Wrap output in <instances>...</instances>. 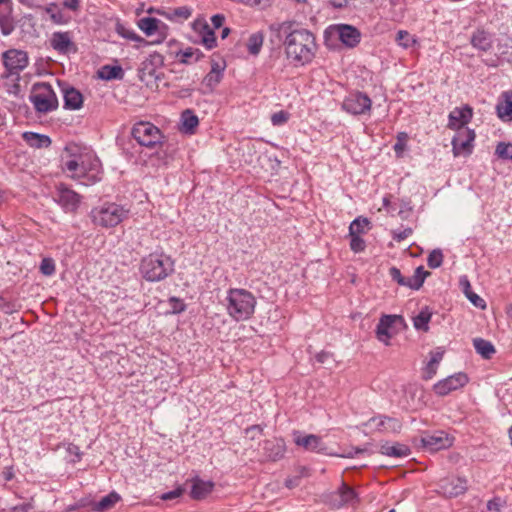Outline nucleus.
<instances>
[{
	"instance_id": "1",
	"label": "nucleus",
	"mask_w": 512,
	"mask_h": 512,
	"mask_svg": "<svg viewBox=\"0 0 512 512\" xmlns=\"http://www.w3.org/2000/svg\"><path fill=\"white\" fill-rule=\"evenodd\" d=\"M287 58L295 66L310 63L315 55L314 35L305 29L292 31L284 41Z\"/></svg>"
},
{
	"instance_id": "2",
	"label": "nucleus",
	"mask_w": 512,
	"mask_h": 512,
	"mask_svg": "<svg viewBox=\"0 0 512 512\" xmlns=\"http://www.w3.org/2000/svg\"><path fill=\"white\" fill-rule=\"evenodd\" d=\"M227 312L236 321L249 319L255 310L256 298L248 290L231 288L227 292Z\"/></svg>"
},
{
	"instance_id": "3",
	"label": "nucleus",
	"mask_w": 512,
	"mask_h": 512,
	"mask_svg": "<svg viewBox=\"0 0 512 512\" xmlns=\"http://www.w3.org/2000/svg\"><path fill=\"white\" fill-rule=\"evenodd\" d=\"M63 170L70 173L73 179L87 178L88 181L81 182L84 185L93 184L101 178L99 174V161L86 156H79L77 159L67 160L63 165Z\"/></svg>"
},
{
	"instance_id": "4",
	"label": "nucleus",
	"mask_w": 512,
	"mask_h": 512,
	"mask_svg": "<svg viewBox=\"0 0 512 512\" xmlns=\"http://www.w3.org/2000/svg\"><path fill=\"white\" fill-rule=\"evenodd\" d=\"M143 277L148 281H160L174 270V262L165 254H150L143 258L140 266Z\"/></svg>"
},
{
	"instance_id": "5",
	"label": "nucleus",
	"mask_w": 512,
	"mask_h": 512,
	"mask_svg": "<svg viewBox=\"0 0 512 512\" xmlns=\"http://www.w3.org/2000/svg\"><path fill=\"white\" fill-rule=\"evenodd\" d=\"M129 210L116 203H105L92 209L91 217L95 225L111 228L128 217Z\"/></svg>"
},
{
	"instance_id": "6",
	"label": "nucleus",
	"mask_w": 512,
	"mask_h": 512,
	"mask_svg": "<svg viewBox=\"0 0 512 512\" xmlns=\"http://www.w3.org/2000/svg\"><path fill=\"white\" fill-rule=\"evenodd\" d=\"M29 100L39 114H47L58 108L57 96L46 82H38L32 86Z\"/></svg>"
},
{
	"instance_id": "7",
	"label": "nucleus",
	"mask_w": 512,
	"mask_h": 512,
	"mask_svg": "<svg viewBox=\"0 0 512 512\" xmlns=\"http://www.w3.org/2000/svg\"><path fill=\"white\" fill-rule=\"evenodd\" d=\"M133 138L141 146L155 148L164 138L161 130L150 122H138L131 131Z\"/></svg>"
},
{
	"instance_id": "8",
	"label": "nucleus",
	"mask_w": 512,
	"mask_h": 512,
	"mask_svg": "<svg viewBox=\"0 0 512 512\" xmlns=\"http://www.w3.org/2000/svg\"><path fill=\"white\" fill-rule=\"evenodd\" d=\"M2 61L5 67L4 76H15V80L18 81L20 72L29 64V57L26 51L13 48L3 52Z\"/></svg>"
},
{
	"instance_id": "9",
	"label": "nucleus",
	"mask_w": 512,
	"mask_h": 512,
	"mask_svg": "<svg viewBox=\"0 0 512 512\" xmlns=\"http://www.w3.org/2000/svg\"><path fill=\"white\" fill-rule=\"evenodd\" d=\"M454 438L444 431L424 432L420 438L419 443L421 447L429 452H437L442 449H447L453 445Z\"/></svg>"
},
{
	"instance_id": "10",
	"label": "nucleus",
	"mask_w": 512,
	"mask_h": 512,
	"mask_svg": "<svg viewBox=\"0 0 512 512\" xmlns=\"http://www.w3.org/2000/svg\"><path fill=\"white\" fill-rule=\"evenodd\" d=\"M327 32L337 37L341 43L348 48L356 47L361 40L360 31L356 27L348 24L330 26Z\"/></svg>"
},
{
	"instance_id": "11",
	"label": "nucleus",
	"mask_w": 512,
	"mask_h": 512,
	"mask_svg": "<svg viewBox=\"0 0 512 512\" xmlns=\"http://www.w3.org/2000/svg\"><path fill=\"white\" fill-rule=\"evenodd\" d=\"M475 137V132L472 129L457 130L456 135L452 139L453 155L455 157L469 156L473 150Z\"/></svg>"
},
{
	"instance_id": "12",
	"label": "nucleus",
	"mask_w": 512,
	"mask_h": 512,
	"mask_svg": "<svg viewBox=\"0 0 512 512\" xmlns=\"http://www.w3.org/2000/svg\"><path fill=\"white\" fill-rule=\"evenodd\" d=\"M53 199L65 212H75L81 202V196L64 184H59Z\"/></svg>"
},
{
	"instance_id": "13",
	"label": "nucleus",
	"mask_w": 512,
	"mask_h": 512,
	"mask_svg": "<svg viewBox=\"0 0 512 512\" xmlns=\"http://www.w3.org/2000/svg\"><path fill=\"white\" fill-rule=\"evenodd\" d=\"M371 105L372 101L366 94L357 92L344 99L342 109L352 115H361L370 111Z\"/></svg>"
},
{
	"instance_id": "14",
	"label": "nucleus",
	"mask_w": 512,
	"mask_h": 512,
	"mask_svg": "<svg viewBox=\"0 0 512 512\" xmlns=\"http://www.w3.org/2000/svg\"><path fill=\"white\" fill-rule=\"evenodd\" d=\"M467 490V481L460 477H447L439 482L438 492L447 498H454L464 494Z\"/></svg>"
},
{
	"instance_id": "15",
	"label": "nucleus",
	"mask_w": 512,
	"mask_h": 512,
	"mask_svg": "<svg viewBox=\"0 0 512 512\" xmlns=\"http://www.w3.org/2000/svg\"><path fill=\"white\" fill-rule=\"evenodd\" d=\"M367 426L374 427L376 431L381 433H400L402 423L399 419L386 415H378L372 417L366 423Z\"/></svg>"
},
{
	"instance_id": "16",
	"label": "nucleus",
	"mask_w": 512,
	"mask_h": 512,
	"mask_svg": "<svg viewBox=\"0 0 512 512\" xmlns=\"http://www.w3.org/2000/svg\"><path fill=\"white\" fill-rule=\"evenodd\" d=\"M468 382V377L464 373H456L443 379L434 385V391L440 396L447 395L453 390L463 387Z\"/></svg>"
},
{
	"instance_id": "17",
	"label": "nucleus",
	"mask_w": 512,
	"mask_h": 512,
	"mask_svg": "<svg viewBox=\"0 0 512 512\" xmlns=\"http://www.w3.org/2000/svg\"><path fill=\"white\" fill-rule=\"evenodd\" d=\"M294 442L297 446L310 452L322 453L326 450L321 437L314 434H302L301 432H294Z\"/></svg>"
},
{
	"instance_id": "18",
	"label": "nucleus",
	"mask_w": 512,
	"mask_h": 512,
	"mask_svg": "<svg viewBox=\"0 0 512 512\" xmlns=\"http://www.w3.org/2000/svg\"><path fill=\"white\" fill-rule=\"evenodd\" d=\"M473 115L472 108L470 106H464L462 108H455L449 114L448 127L451 129H468L465 125L470 122Z\"/></svg>"
},
{
	"instance_id": "19",
	"label": "nucleus",
	"mask_w": 512,
	"mask_h": 512,
	"mask_svg": "<svg viewBox=\"0 0 512 512\" xmlns=\"http://www.w3.org/2000/svg\"><path fill=\"white\" fill-rule=\"evenodd\" d=\"M50 44L59 53L76 52V47L69 32H54L51 36Z\"/></svg>"
},
{
	"instance_id": "20",
	"label": "nucleus",
	"mask_w": 512,
	"mask_h": 512,
	"mask_svg": "<svg viewBox=\"0 0 512 512\" xmlns=\"http://www.w3.org/2000/svg\"><path fill=\"white\" fill-rule=\"evenodd\" d=\"M496 114L503 122L512 121V91H504L498 98Z\"/></svg>"
},
{
	"instance_id": "21",
	"label": "nucleus",
	"mask_w": 512,
	"mask_h": 512,
	"mask_svg": "<svg viewBox=\"0 0 512 512\" xmlns=\"http://www.w3.org/2000/svg\"><path fill=\"white\" fill-rule=\"evenodd\" d=\"M401 319V316H397V315H383L380 320H379V323L377 324V327H376V337L377 339L386 344V345H389V340L391 338V334L389 332L390 328L392 327V325L397 321V320H400Z\"/></svg>"
},
{
	"instance_id": "22",
	"label": "nucleus",
	"mask_w": 512,
	"mask_h": 512,
	"mask_svg": "<svg viewBox=\"0 0 512 512\" xmlns=\"http://www.w3.org/2000/svg\"><path fill=\"white\" fill-rule=\"evenodd\" d=\"M267 459L277 461L281 459L286 452V445L283 439L274 438L266 440L263 445Z\"/></svg>"
},
{
	"instance_id": "23",
	"label": "nucleus",
	"mask_w": 512,
	"mask_h": 512,
	"mask_svg": "<svg viewBox=\"0 0 512 512\" xmlns=\"http://www.w3.org/2000/svg\"><path fill=\"white\" fill-rule=\"evenodd\" d=\"M357 500L355 491L346 484H342L338 492L332 497V504L336 507H341L348 504H353Z\"/></svg>"
},
{
	"instance_id": "24",
	"label": "nucleus",
	"mask_w": 512,
	"mask_h": 512,
	"mask_svg": "<svg viewBox=\"0 0 512 512\" xmlns=\"http://www.w3.org/2000/svg\"><path fill=\"white\" fill-rule=\"evenodd\" d=\"M380 452L389 457L402 458L410 454V449L407 445L398 442H385L380 446Z\"/></svg>"
},
{
	"instance_id": "25",
	"label": "nucleus",
	"mask_w": 512,
	"mask_h": 512,
	"mask_svg": "<svg viewBox=\"0 0 512 512\" xmlns=\"http://www.w3.org/2000/svg\"><path fill=\"white\" fill-rule=\"evenodd\" d=\"M158 14H160L167 20L174 21V22H182L191 17L192 8L188 7V6L169 8L167 10L158 11Z\"/></svg>"
},
{
	"instance_id": "26",
	"label": "nucleus",
	"mask_w": 512,
	"mask_h": 512,
	"mask_svg": "<svg viewBox=\"0 0 512 512\" xmlns=\"http://www.w3.org/2000/svg\"><path fill=\"white\" fill-rule=\"evenodd\" d=\"M22 138L30 147L37 149L48 148L52 143L48 135L30 131L24 132Z\"/></svg>"
},
{
	"instance_id": "27",
	"label": "nucleus",
	"mask_w": 512,
	"mask_h": 512,
	"mask_svg": "<svg viewBox=\"0 0 512 512\" xmlns=\"http://www.w3.org/2000/svg\"><path fill=\"white\" fill-rule=\"evenodd\" d=\"M214 484L211 481H203L201 479L193 480L190 495L195 500L204 499L212 492Z\"/></svg>"
},
{
	"instance_id": "28",
	"label": "nucleus",
	"mask_w": 512,
	"mask_h": 512,
	"mask_svg": "<svg viewBox=\"0 0 512 512\" xmlns=\"http://www.w3.org/2000/svg\"><path fill=\"white\" fill-rule=\"evenodd\" d=\"M471 44L481 51H488L492 47L491 36L484 30H477L471 37Z\"/></svg>"
},
{
	"instance_id": "29",
	"label": "nucleus",
	"mask_w": 512,
	"mask_h": 512,
	"mask_svg": "<svg viewBox=\"0 0 512 512\" xmlns=\"http://www.w3.org/2000/svg\"><path fill=\"white\" fill-rule=\"evenodd\" d=\"M82 94L75 88H69L64 91V107L70 110L79 109L82 106Z\"/></svg>"
},
{
	"instance_id": "30",
	"label": "nucleus",
	"mask_w": 512,
	"mask_h": 512,
	"mask_svg": "<svg viewBox=\"0 0 512 512\" xmlns=\"http://www.w3.org/2000/svg\"><path fill=\"white\" fill-rule=\"evenodd\" d=\"M430 275V272L424 270L422 266H419L415 269L414 274L411 277H407L405 279V286L414 290H418L424 283L427 276Z\"/></svg>"
},
{
	"instance_id": "31",
	"label": "nucleus",
	"mask_w": 512,
	"mask_h": 512,
	"mask_svg": "<svg viewBox=\"0 0 512 512\" xmlns=\"http://www.w3.org/2000/svg\"><path fill=\"white\" fill-rule=\"evenodd\" d=\"M473 346L476 352L480 354L484 359H490L496 352L493 344L483 338H475L473 340Z\"/></svg>"
},
{
	"instance_id": "32",
	"label": "nucleus",
	"mask_w": 512,
	"mask_h": 512,
	"mask_svg": "<svg viewBox=\"0 0 512 512\" xmlns=\"http://www.w3.org/2000/svg\"><path fill=\"white\" fill-rule=\"evenodd\" d=\"M181 130L185 133L192 134L196 127L199 124L198 117L193 113V111L187 109L181 114Z\"/></svg>"
},
{
	"instance_id": "33",
	"label": "nucleus",
	"mask_w": 512,
	"mask_h": 512,
	"mask_svg": "<svg viewBox=\"0 0 512 512\" xmlns=\"http://www.w3.org/2000/svg\"><path fill=\"white\" fill-rule=\"evenodd\" d=\"M119 500L120 496L116 492H111L103 497L100 501L93 503L92 511L104 512L108 509H111Z\"/></svg>"
},
{
	"instance_id": "34",
	"label": "nucleus",
	"mask_w": 512,
	"mask_h": 512,
	"mask_svg": "<svg viewBox=\"0 0 512 512\" xmlns=\"http://www.w3.org/2000/svg\"><path fill=\"white\" fill-rule=\"evenodd\" d=\"M463 291L466 295V297L470 300V302L477 308L484 309L486 307V303L484 299H482L479 295L474 293L471 290L470 282L465 278L460 281Z\"/></svg>"
},
{
	"instance_id": "35",
	"label": "nucleus",
	"mask_w": 512,
	"mask_h": 512,
	"mask_svg": "<svg viewBox=\"0 0 512 512\" xmlns=\"http://www.w3.org/2000/svg\"><path fill=\"white\" fill-rule=\"evenodd\" d=\"M161 23L157 18L152 17H143L138 21V27L142 30L147 36L153 35L159 27Z\"/></svg>"
},
{
	"instance_id": "36",
	"label": "nucleus",
	"mask_w": 512,
	"mask_h": 512,
	"mask_svg": "<svg viewBox=\"0 0 512 512\" xmlns=\"http://www.w3.org/2000/svg\"><path fill=\"white\" fill-rule=\"evenodd\" d=\"M124 71L120 66L106 65L99 71V77L104 80L122 79Z\"/></svg>"
},
{
	"instance_id": "37",
	"label": "nucleus",
	"mask_w": 512,
	"mask_h": 512,
	"mask_svg": "<svg viewBox=\"0 0 512 512\" xmlns=\"http://www.w3.org/2000/svg\"><path fill=\"white\" fill-rule=\"evenodd\" d=\"M432 313L429 311V309L426 307L425 309H422L418 315L413 317V325L415 329L422 330V331H428L429 329V322L431 319Z\"/></svg>"
},
{
	"instance_id": "38",
	"label": "nucleus",
	"mask_w": 512,
	"mask_h": 512,
	"mask_svg": "<svg viewBox=\"0 0 512 512\" xmlns=\"http://www.w3.org/2000/svg\"><path fill=\"white\" fill-rule=\"evenodd\" d=\"M263 45V35L260 32L253 33L249 36L247 49L250 54L257 55Z\"/></svg>"
},
{
	"instance_id": "39",
	"label": "nucleus",
	"mask_w": 512,
	"mask_h": 512,
	"mask_svg": "<svg viewBox=\"0 0 512 512\" xmlns=\"http://www.w3.org/2000/svg\"><path fill=\"white\" fill-rule=\"evenodd\" d=\"M203 57L202 52L197 48H186L180 53V60L185 64H190L193 62H197L199 59Z\"/></svg>"
},
{
	"instance_id": "40",
	"label": "nucleus",
	"mask_w": 512,
	"mask_h": 512,
	"mask_svg": "<svg viewBox=\"0 0 512 512\" xmlns=\"http://www.w3.org/2000/svg\"><path fill=\"white\" fill-rule=\"evenodd\" d=\"M45 12L50 15V19L56 24L65 23L64 16L56 3H50L45 7Z\"/></svg>"
},
{
	"instance_id": "41",
	"label": "nucleus",
	"mask_w": 512,
	"mask_h": 512,
	"mask_svg": "<svg viewBox=\"0 0 512 512\" xmlns=\"http://www.w3.org/2000/svg\"><path fill=\"white\" fill-rule=\"evenodd\" d=\"M495 154L503 160H512V143L500 142L496 146Z\"/></svg>"
},
{
	"instance_id": "42",
	"label": "nucleus",
	"mask_w": 512,
	"mask_h": 512,
	"mask_svg": "<svg viewBox=\"0 0 512 512\" xmlns=\"http://www.w3.org/2000/svg\"><path fill=\"white\" fill-rule=\"evenodd\" d=\"M396 42L403 48H409L415 44L416 40L409 32L400 30L396 35Z\"/></svg>"
},
{
	"instance_id": "43",
	"label": "nucleus",
	"mask_w": 512,
	"mask_h": 512,
	"mask_svg": "<svg viewBox=\"0 0 512 512\" xmlns=\"http://www.w3.org/2000/svg\"><path fill=\"white\" fill-rule=\"evenodd\" d=\"M201 43L209 50L217 45L215 33L210 27L204 34L201 35Z\"/></svg>"
},
{
	"instance_id": "44",
	"label": "nucleus",
	"mask_w": 512,
	"mask_h": 512,
	"mask_svg": "<svg viewBox=\"0 0 512 512\" xmlns=\"http://www.w3.org/2000/svg\"><path fill=\"white\" fill-rule=\"evenodd\" d=\"M443 262V254L439 249L433 250L427 259V264L430 268L435 269L441 266Z\"/></svg>"
},
{
	"instance_id": "45",
	"label": "nucleus",
	"mask_w": 512,
	"mask_h": 512,
	"mask_svg": "<svg viewBox=\"0 0 512 512\" xmlns=\"http://www.w3.org/2000/svg\"><path fill=\"white\" fill-rule=\"evenodd\" d=\"M367 219L357 218L349 226L350 236H359L363 232L364 227L368 225Z\"/></svg>"
},
{
	"instance_id": "46",
	"label": "nucleus",
	"mask_w": 512,
	"mask_h": 512,
	"mask_svg": "<svg viewBox=\"0 0 512 512\" xmlns=\"http://www.w3.org/2000/svg\"><path fill=\"white\" fill-rule=\"evenodd\" d=\"M40 272L45 276H51L55 273V263L51 258H44L40 264Z\"/></svg>"
},
{
	"instance_id": "47",
	"label": "nucleus",
	"mask_w": 512,
	"mask_h": 512,
	"mask_svg": "<svg viewBox=\"0 0 512 512\" xmlns=\"http://www.w3.org/2000/svg\"><path fill=\"white\" fill-rule=\"evenodd\" d=\"M210 28L209 24L203 18H197L192 23V29L201 36Z\"/></svg>"
},
{
	"instance_id": "48",
	"label": "nucleus",
	"mask_w": 512,
	"mask_h": 512,
	"mask_svg": "<svg viewBox=\"0 0 512 512\" xmlns=\"http://www.w3.org/2000/svg\"><path fill=\"white\" fill-rule=\"evenodd\" d=\"M221 79H222V74L209 72L205 76L203 83L210 89H213L221 81Z\"/></svg>"
},
{
	"instance_id": "49",
	"label": "nucleus",
	"mask_w": 512,
	"mask_h": 512,
	"mask_svg": "<svg viewBox=\"0 0 512 512\" xmlns=\"http://www.w3.org/2000/svg\"><path fill=\"white\" fill-rule=\"evenodd\" d=\"M118 33L123 36L124 38H127L132 41L136 42H145V40L137 35L133 30L125 29L123 26L118 27Z\"/></svg>"
},
{
	"instance_id": "50",
	"label": "nucleus",
	"mask_w": 512,
	"mask_h": 512,
	"mask_svg": "<svg viewBox=\"0 0 512 512\" xmlns=\"http://www.w3.org/2000/svg\"><path fill=\"white\" fill-rule=\"evenodd\" d=\"M289 119V114L285 111H279L274 113L271 116V122L275 126H280L285 124Z\"/></svg>"
},
{
	"instance_id": "51",
	"label": "nucleus",
	"mask_w": 512,
	"mask_h": 512,
	"mask_svg": "<svg viewBox=\"0 0 512 512\" xmlns=\"http://www.w3.org/2000/svg\"><path fill=\"white\" fill-rule=\"evenodd\" d=\"M350 248L354 252H361L365 249V242L359 236H351Z\"/></svg>"
},
{
	"instance_id": "52",
	"label": "nucleus",
	"mask_w": 512,
	"mask_h": 512,
	"mask_svg": "<svg viewBox=\"0 0 512 512\" xmlns=\"http://www.w3.org/2000/svg\"><path fill=\"white\" fill-rule=\"evenodd\" d=\"M183 493H184V488L179 486L176 489H174L173 491L163 493L160 496V498L163 501L173 500V499L180 497Z\"/></svg>"
},
{
	"instance_id": "53",
	"label": "nucleus",
	"mask_w": 512,
	"mask_h": 512,
	"mask_svg": "<svg viewBox=\"0 0 512 512\" xmlns=\"http://www.w3.org/2000/svg\"><path fill=\"white\" fill-rule=\"evenodd\" d=\"M392 234H393L394 240H396L397 242H401V241L405 240L406 238H408L412 234V229L405 228L402 230H394L392 232Z\"/></svg>"
},
{
	"instance_id": "54",
	"label": "nucleus",
	"mask_w": 512,
	"mask_h": 512,
	"mask_svg": "<svg viewBox=\"0 0 512 512\" xmlns=\"http://www.w3.org/2000/svg\"><path fill=\"white\" fill-rule=\"evenodd\" d=\"M389 274L391 276V278L396 281L399 285L401 286H405L406 282H405V279L406 277L402 276L400 270L396 267H391L390 270H389Z\"/></svg>"
},
{
	"instance_id": "55",
	"label": "nucleus",
	"mask_w": 512,
	"mask_h": 512,
	"mask_svg": "<svg viewBox=\"0 0 512 512\" xmlns=\"http://www.w3.org/2000/svg\"><path fill=\"white\" fill-rule=\"evenodd\" d=\"M443 355H444L443 351L437 350V351L431 352V359L429 361V363L431 364V367L437 366L440 363V361L442 360Z\"/></svg>"
},
{
	"instance_id": "56",
	"label": "nucleus",
	"mask_w": 512,
	"mask_h": 512,
	"mask_svg": "<svg viewBox=\"0 0 512 512\" xmlns=\"http://www.w3.org/2000/svg\"><path fill=\"white\" fill-rule=\"evenodd\" d=\"M63 6L72 11H78L80 8L79 0H63Z\"/></svg>"
},
{
	"instance_id": "57",
	"label": "nucleus",
	"mask_w": 512,
	"mask_h": 512,
	"mask_svg": "<svg viewBox=\"0 0 512 512\" xmlns=\"http://www.w3.org/2000/svg\"><path fill=\"white\" fill-rule=\"evenodd\" d=\"M224 21H225V17L222 14L213 15L211 18V22L215 29L220 28L223 25Z\"/></svg>"
},
{
	"instance_id": "58",
	"label": "nucleus",
	"mask_w": 512,
	"mask_h": 512,
	"mask_svg": "<svg viewBox=\"0 0 512 512\" xmlns=\"http://www.w3.org/2000/svg\"><path fill=\"white\" fill-rule=\"evenodd\" d=\"M261 432L262 428L259 425H252L245 430L246 435H248L251 439L255 438L256 433Z\"/></svg>"
},
{
	"instance_id": "59",
	"label": "nucleus",
	"mask_w": 512,
	"mask_h": 512,
	"mask_svg": "<svg viewBox=\"0 0 512 512\" xmlns=\"http://www.w3.org/2000/svg\"><path fill=\"white\" fill-rule=\"evenodd\" d=\"M171 302L175 303L173 306L174 313H180V312L184 311L185 305L182 301H180L179 299H176V298H171Z\"/></svg>"
},
{
	"instance_id": "60",
	"label": "nucleus",
	"mask_w": 512,
	"mask_h": 512,
	"mask_svg": "<svg viewBox=\"0 0 512 512\" xmlns=\"http://www.w3.org/2000/svg\"><path fill=\"white\" fill-rule=\"evenodd\" d=\"M299 482H300V477L299 476H296V477H293V478H287L285 480V486L289 489H292L294 487H297L299 485Z\"/></svg>"
},
{
	"instance_id": "61",
	"label": "nucleus",
	"mask_w": 512,
	"mask_h": 512,
	"mask_svg": "<svg viewBox=\"0 0 512 512\" xmlns=\"http://www.w3.org/2000/svg\"><path fill=\"white\" fill-rule=\"evenodd\" d=\"M436 369H437V366H432L431 367V364L428 363L427 367L425 369V378L426 379H431L436 374Z\"/></svg>"
},
{
	"instance_id": "62",
	"label": "nucleus",
	"mask_w": 512,
	"mask_h": 512,
	"mask_svg": "<svg viewBox=\"0 0 512 512\" xmlns=\"http://www.w3.org/2000/svg\"><path fill=\"white\" fill-rule=\"evenodd\" d=\"M224 66H221L218 62H213L210 72L223 75Z\"/></svg>"
},
{
	"instance_id": "63",
	"label": "nucleus",
	"mask_w": 512,
	"mask_h": 512,
	"mask_svg": "<svg viewBox=\"0 0 512 512\" xmlns=\"http://www.w3.org/2000/svg\"><path fill=\"white\" fill-rule=\"evenodd\" d=\"M328 357H329V353L320 352L316 355V360L320 363H325Z\"/></svg>"
},
{
	"instance_id": "64",
	"label": "nucleus",
	"mask_w": 512,
	"mask_h": 512,
	"mask_svg": "<svg viewBox=\"0 0 512 512\" xmlns=\"http://www.w3.org/2000/svg\"><path fill=\"white\" fill-rule=\"evenodd\" d=\"M404 150V144L400 141H398L395 145H394V151L399 154L400 152H402Z\"/></svg>"
}]
</instances>
